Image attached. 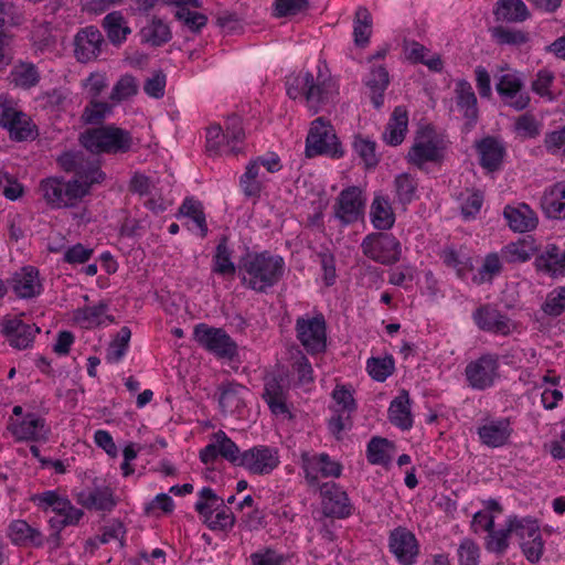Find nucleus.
<instances>
[{
    "label": "nucleus",
    "instance_id": "f257e3e1",
    "mask_svg": "<svg viewBox=\"0 0 565 565\" xmlns=\"http://www.w3.org/2000/svg\"><path fill=\"white\" fill-rule=\"evenodd\" d=\"M286 263L282 256L270 250H250L238 259L241 285L256 294H268L284 278Z\"/></svg>",
    "mask_w": 565,
    "mask_h": 565
},
{
    "label": "nucleus",
    "instance_id": "f03ea898",
    "mask_svg": "<svg viewBox=\"0 0 565 565\" xmlns=\"http://www.w3.org/2000/svg\"><path fill=\"white\" fill-rule=\"evenodd\" d=\"M286 93L289 98L303 99L315 114L330 99L334 82L331 76L318 67L317 76L309 71L291 74L286 78Z\"/></svg>",
    "mask_w": 565,
    "mask_h": 565
},
{
    "label": "nucleus",
    "instance_id": "7ed1b4c3",
    "mask_svg": "<svg viewBox=\"0 0 565 565\" xmlns=\"http://www.w3.org/2000/svg\"><path fill=\"white\" fill-rule=\"evenodd\" d=\"M79 145L89 153L125 154L134 148L132 134L115 124L87 128L78 135Z\"/></svg>",
    "mask_w": 565,
    "mask_h": 565
},
{
    "label": "nucleus",
    "instance_id": "20e7f679",
    "mask_svg": "<svg viewBox=\"0 0 565 565\" xmlns=\"http://www.w3.org/2000/svg\"><path fill=\"white\" fill-rule=\"evenodd\" d=\"M244 140L245 131L242 119L233 115L227 117L224 130L218 124L206 128L205 150L210 156H236L242 152Z\"/></svg>",
    "mask_w": 565,
    "mask_h": 565
},
{
    "label": "nucleus",
    "instance_id": "39448f33",
    "mask_svg": "<svg viewBox=\"0 0 565 565\" xmlns=\"http://www.w3.org/2000/svg\"><path fill=\"white\" fill-rule=\"evenodd\" d=\"M89 189L79 180L66 181L62 177H49L40 182L42 198L52 210L76 206L89 193Z\"/></svg>",
    "mask_w": 565,
    "mask_h": 565
},
{
    "label": "nucleus",
    "instance_id": "423d86ee",
    "mask_svg": "<svg viewBox=\"0 0 565 565\" xmlns=\"http://www.w3.org/2000/svg\"><path fill=\"white\" fill-rule=\"evenodd\" d=\"M509 526L516 536L520 550L526 561L531 564L539 563L545 551L539 520L531 515L511 514L509 515Z\"/></svg>",
    "mask_w": 565,
    "mask_h": 565
},
{
    "label": "nucleus",
    "instance_id": "0eeeda50",
    "mask_svg": "<svg viewBox=\"0 0 565 565\" xmlns=\"http://www.w3.org/2000/svg\"><path fill=\"white\" fill-rule=\"evenodd\" d=\"M445 151V140L434 128L426 126L416 132L405 158L409 164L423 170L427 163L441 164Z\"/></svg>",
    "mask_w": 565,
    "mask_h": 565
},
{
    "label": "nucleus",
    "instance_id": "6e6552de",
    "mask_svg": "<svg viewBox=\"0 0 565 565\" xmlns=\"http://www.w3.org/2000/svg\"><path fill=\"white\" fill-rule=\"evenodd\" d=\"M296 339L309 355L322 354L328 348V326L320 311L297 317L295 322Z\"/></svg>",
    "mask_w": 565,
    "mask_h": 565
},
{
    "label": "nucleus",
    "instance_id": "1a4fd4ad",
    "mask_svg": "<svg viewBox=\"0 0 565 565\" xmlns=\"http://www.w3.org/2000/svg\"><path fill=\"white\" fill-rule=\"evenodd\" d=\"M56 163L64 172L75 174V178L72 180H79L88 188H92L94 184H100L106 179L99 160L89 159L81 150L63 151L56 157Z\"/></svg>",
    "mask_w": 565,
    "mask_h": 565
},
{
    "label": "nucleus",
    "instance_id": "9d476101",
    "mask_svg": "<svg viewBox=\"0 0 565 565\" xmlns=\"http://www.w3.org/2000/svg\"><path fill=\"white\" fill-rule=\"evenodd\" d=\"M305 152L308 158L327 156L339 159L344 154L332 125L322 117H318L311 122L306 138Z\"/></svg>",
    "mask_w": 565,
    "mask_h": 565
},
{
    "label": "nucleus",
    "instance_id": "9b49d317",
    "mask_svg": "<svg viewBox=\"0 0 565 565\" xmlns=\"http://www.w3.org/2000/svg\"><path fill=\"white\" fill-rule=\"evenodd\" d=\"M0 127L8 131L11 140L21 142L38 137V128L31 117L14 106L8 95H0Z\"/></svg>",
    "mask_w": 565,
    "mask_h": 565
},
{
    "label": "nucleus",
    "instance_id": "f8f14e48",
    "mask_svg": "<svg viewBox=\"0 0 565 565\" xmlns=\"http://www.w3.org/2000/svg\"><path fill=\"white\" fill-rule=\"evenodd\" d=\"M360 247L365 257L384 266L396 264L402 256V244L391 233H370L362 239Z\"/></svg>",
    "mask_w": 565,
    "mask_h": 565
},
{
    "label": "nucleus",
    "instance_id": "ddd939ff",
    "mask_svg": "<svg viewBox=\"0 0 565 565\" xmlns=\"http://www.w3.org/2000/svg\"><path fill=\"white\" fill-rule=\"evenodd\" d=\"M300 468L310 487L319 486L320 479H338L343 472V465L328 452L302 451Z\"/></svg>",
    "mask_w": 565,
    "mask_h": 565
},
{
    "label": "nucleus",
    "instance_id": "4468645a",
    "mask_svg": "<svg viewBox=\"0 0 565 565\" xmlns=\"http://www.w3.org/2000/svg\"><path fill=\"white\" fill-rule=\"evenodd\" d=\"M465 380L475 391H487L500 379V359L497 353H483L465 367Z\"/></svg>",
    "mask_w": 565,
    "mask_h": 565
},
{
    "label": "nucleus",
    "instance_id": "2eb2a0df",
    "mask_svg": "<svg viewBox=\"0 0 565 565\" xmlns=\"http://www.w3.org/2000/svg\"><path fill=\"white\" fill-rule=\"evenodd\" d=\"M193 339L218 359L233 360L237 355V344L222 328L199 323L194 327Z\"/></svg>",
    "mask_w": 565,
    "mask_h": 565
},
{
    "label": "nucleus",
    "instance_id": "dca6fc26",
    "mask_svg": "<svg viewBox=\"0 0 565 565\" xmlns=\"http://www.w3.org/2000/svg\"><path fill=\"white\" fill-rule=\"evenodd\" d=\"M321 511L326 518L344 520L353 515L355 508L344 488L334 481L319 486Z\"/></svg>",
    "mask_w": 565,
    "mask_h": 565
},
{
    "label": "nucleus",
    "instance_id": "f3484780",
    "mask_svg": "<svg viewBox=\"0 0 565 565\" xmlns=\"http://www.w3.org/2000/svg\"><path fill=\"white\" fill-rule=\"evenodd\" d=\"M366 199L361 188L350 185L344 188L333 204L334 218L341 226H349L364 216Z\"/></svg>",
    "mask_w": 565,
    "mask_h": 565
},
{
    "label": "nucleus",
    "instance_id": "a211bd4d",
    "mask_svg": "<svg viewBox=\"0 0 565 565\" xmlns=\"http://www.w3.org/2000/svg\"><path fill=\"white\" fill-rule=\"evenodd\" d=\"M280 465V451L275 446L255 445L243 451L239 467L253 476H269Z\"/></svg>",
    "mask_w": 565,
    "mask_h": 565
},
{
    "label": "nucleus",
    "instance_id": "6ab92c4d",
    "mask_svg": "<svg viewBox=\"0 0 565 565\" xmlns=\"http://www.w3.org/2000/svg\"><path fill=\"white\" fill-rule=\"evenodd\" d=\"M387 547L399 565H415L420 553V545L416 535L405 526L391 530L387 537Z\"/></svg>",
    "mask_w": 565,
    "mask_h": 565
},
{
    "label": "nucleus",
    "instance_id": "aec40b11",
    "mask_svg": "<svg viewBox=\"0 0 565 565\" xmlns=\"http://www.w3.org/2000/svg\"><path fill=\"white\" fill-rule=\"evenodd\" d=\"M0 326L9 345L20 351L32 348L36 335L41 332L35 323L26 322L20 316L4 317Z\"/></svg>",
    "mask_w": 565,
    "mask_h": 565
},
{
    "label": "nucleus",
    "instance_id": "412c9836",
    "mask_svg": "<svg viewBox=\"0 0 565 565\" xmlns=\"http://www.w3.org/2000/svg\"><path fill=\"white\" fill-rule=\"evenodd\" d=\"M495 89L501 102L515 111H523L530 105V94L524 89L523 79L516 72L502 74Z\"/></svg>",
    "mask_w": 565,
    "mask_h": 565
},
{
    "label": "nucleus",
    "instance_id": "4be33fe9",
    "mask_svg": "<svg viewBox=\"0 0 565 565\" xmlns=\"http://www.w3.org/2000/svg\"><path fill=\"white\" fill-rule=\"evenodd\" d=\"M479 330L495 335H509L515 330V323L508 315L490 303L479 306L471 316Z\"/></svg>",
    "mask_w": 565,
    "mask_h": 565
},
{
    "label": "nucleus",
    "instance_id": "5701e85b",
    "mask_svg": "<svg viewBox=\"0 0 565 565\" xmlns=\"http://www.w3.org/2000/svg\"><path fill=\"white\" fill-rule=\"evenodd\" d=\"M199 457L204 465L213 463L222 457L233 466L239 467L243 451L225 431L218 430L213 434L212 441L200 450Z\"/></svg>",
    "mask_w": 565,
    "mask_h": 565
},
{
    "label": "nucleus",
    "instance_id": "b1692460",
    "mask_svg": "<svg viewBox=\"0 0 565 565\" xmlns=\"http://www.w3.org/2000/svg\"><path fill=\"white\" fill-rule=\"evenodd\" d=\"M290 383L282 374H275L266 377L262 398L275 416L291 418L287 405Z\"/></svg>",
    "mask_w": 565,
    "mask_h": 565
},
{
    "label": "nucleus",
    "instance_id": "393cba45",
    "mask_svg": "<svg viewBox=\"0 0 565 565\" xmlns=\"http://www.w3.org/2000/svg\"><path fill=\"white\" fill-rule=\"evenodd\" d=\"M512 434L513 427L509 417L486 418L477 427L480 443L489 448L504 447Z\"/></svg>",
    "mask_w": 565,
    "mask_h": 565
},
{
    "label": "nucleus",
    "instance_id": "a878e982",
    "mask_svg": "<svg viewBox=\"0 0 565 565\" xmlns=\"http://www.w3.org/2000/svg\"><path fill=\"white\" fill-rule=\"evenodd\" d=\"M9 430L17 441H46L51 434L45 418L35 413H26L20 420L11 423Z\"/></svg>",
    "mask_w": 565,
    "mask_h": 565
},
{
    "label": "nucleus",
    "instance_id": "bb28decb",
    "mask_svg": "<svg viewBox=\"0 0 565 565\" xmlns=\"http://www.w3.org/2000/svg\"><path fill=\"white\" fill-rule=\"evenodd\" d=\"M105 44L102 32L95 25H88L77 31L74 36V56L79 63L96 60Z\"/></svg>",
    "mask_w": 565,
    "mask_h": 565
},
{
    "label": "nucleus",
    "instance_id": "cd10ccee",
    "mask_svg": "<svg viewBox=\"0 0 565 565\" xmlns=\"http://www.w3.org/2000/svg\"><path fill=\"white\" fill-rule=\"evenodd\" d=\"M6 281L8 289L10 288L19 299H32L40 296L43 291L40 271L31 265L23 266L14 271Z\"/></svg>",
    "mask_w": 565,
    "mask_h": 565
},
{
    "label": "nucleus",
    "instance_id": "c85d7f7f",
    "mask_svg": "<svg viewBox=\"0 0 565 565\" xmlns=\"http://www.w3.org/2000/svg\"><path fill=\"white\" fill-rule=\"evenodd\" d=\"M455 100L458 110L466 120V130L473 129L479 119L478 99L471 84L467 79L459 78L456 81Z\"/></svg>",
    "mask_w": 565,
    "mask_h": 565
},
{
    "label": "nucleus",
    "instance_id": "c756f323",
    "mask_svg": "<svg viewBox=\"0 0 565 565\" xmlns=\"http://www.w3.org/2000/svg\"><path fill=\"white\" fill-rule=\"evenodd\" d=\"M537 273H542L552 278L565 276V247L561 248L556 244H547L537 252L534 263Z\"/></svg>",
    "mask_w": 565,
    "mask_h": 565
},
{
    "label": "nucleus",
    "instance_id": "7c9ffc66",
    "mask_svg": "<svg viewBox=\"0 0 565 565\" xmlns=\"http://www.w3.org/2000/svg\"><path fill=\"white\" fill-rule=\"evenodd\" d=\"M109 303L105 300L95 306H85L73 311V321L83 329H95L115 322V317L108 315Z\"/></svg>",
    "mask_w": 565,
    "mask_h": 565
},
{
    "label": "nucleus",
    "instance_id": "2f4dec72",
    "mask_svg": "<svg viewBox=\"0 0 565 565\" xmlns=\"http://www.w3.org/2000/svg\"><path fill=\"white\" fill-rule=\"evenodd\" d=\"M7 535L14 546L40 548L45 543L43 533L22 519L10 522Z\"/></svg>",
    "mask_w": 565,
    "mask_h": 565
},
{
    "label": "nucleus",
    "instance_id": "473e14b6",
    "mask_svg": "<svg viewBox=\"0 0 565 565\" xmlns=\"http://www.w3.org/2000/svg\"><path fill=\"white\" fill-rule=\"evenodd\" d=\"M476 150L479 154L480 166L488 172L499 170L507 153L503 143L491 136L477 141Z\"/></svg>",
    "mask_w": 565,
    "mask_h": 565
},
{
    "label": "nucleus",
    "instance_id": "72a5a7b5",
    "mask_svg": "<svg viewBox=\"0 0 565 565\" xmlns=\"http://www.w3.org/2000/svg\"><path fill=\"white\" fill-rule=\"evenodd\" d=\"M438 256L447 268L455 270L459 279H466L473 268L472 258L463 246L445 245Z\"/></svg>",
    "mask_w": 565,
    "mask_h": 565
},
{
    "label": "nucleus",
    "instance_id": "f704fd0d",
    "mask_svg": "<svg viewBox=\"0 0 565 565\" xmlns=\"http://www.w3.org/2000/svg\"><path fill=\"white\" fill-rule=\"evenodd\" d=\"M541 209L546 217L565 220V181L546 188L541 196Z\"/></svg>",
    "mask_w": 565,
    "mask_h": 565
},
{
    "label": "nucleus",
    "instance_id": "c9c22d12",
    "mask_svg": "<svg viewBox=\"0 0 565 565\" xmlns=\"http://www.w3.org/2000/svg\"><path fill=\"white\" fill-rule=\"evenodd\" d=\"M503 216L510 228L518 233L533 231L539 223L536 213L525 203H520L516 206L507 205Z\"/></svg>",
    "mask_w": 565,
    "mask_h": 565
},
{
    "label": "nucleus",
    "instance_id": "e433bc0d",
    "mask_svg": "<svg viewBox=\"0 0 565 565\" xmlns=\"http://www.w3.org/2000/svg\"><path fill=\"white\" fill-rule=\"evenodd\" d=\"M218 405L223 414L241 413L245 407L244 395L247 387L237 382L222 383L218 387Z\"/></svg>",
    "mask_w": 565,
    "mask_h": 565
},
{
    "label": "nucleus",
    "instance_id": "4c0bfd02",
    "mask_svg": "<svg viewBox=\"0 0 565 565\" xmlns=\"http://www.w3.org/2000/svg\"><path fill=\"white\" fill-rule=\"evenodd\" d=\"M177 216H183L192 221L193 226H188L200 238H205L209 234L206 215L201 201L194 198H185L180 205Z\"/></svg>",
    "mask_w": 565,
    "mask_h": 565
},
{
    "label": "nucleus",
    "instance_id": "58836bf2",
    "mask_svg": "<svg viewBox=\"0 0 565 565\" xmlns=\"http://www.w3.org/2000/svg\"><path fill=\"white\" fill-rule=\"evenodd\" d=\"M388 419L391 424L403 431L411 430L414 419L411 409V397L406 390H403L388 406Z\"/></svg>",
    "mask_w": 565,
    "mask_h": 565
},
{
    "label": "nucleus",
    "instance_id": "ea45409f",
    "mask_svg": "<svg viewBox=\"0 0 565 565\" xmlns=\"http://www.w3.org/2000/svg\"><path fill=\"white\" fill-rule=\"evenodd\" d=\"M212 273L218 276L238 275V263L233 262V249L228 246L227 236L220 237L213 257H212Z\"/></svg>",
    "mask_w": 565,
    "mask_h": 565
},
{
    "label": "nucleus",
    "instance_id": "a19ab883",
    "mask_svg": "<svg viewBox=\"0 0 565 565\" xmlns=\"http://www.w3.org/2000/svg\"><path fill=\"white\" fill-rule=\"evenodd\" d=\"M79 503L87 509L110 512L117 505L114 490L108 486L95 487L87 492H82Z\"/></svg>",
    "mask_w": 565,
    "mask_h": 565
},
{
    "label": "nucleus",
    "instance_id": "79ce46f5",
    "mask_svg": "<svg viewBox=\"0 0 565 565\" xmlns=\"http://www.w3.org/2000/svg\"><path fill=\"white\" fill-rule=\"evenodd\" d=\"M407 130L408 113L405 107L397 106L388 119L383 140L390 146H399L404 141Z\"/></svg>",
    "mask_w": 565,
    "mask_h": 565
},
{
    "label": "nucleus",
    "instance_id": "37998d69",
    "mask_svg": "<svg viewBox=\"0 0 565 565\" xmlns=\"http://www.w3.org/2000/svg\"><path fill=\"white\" fill-rule=\"evenodd\" d=\"M371 92V102L376 109L384 105V93L390 85V75L385 66H373L364 78Z\"/></svg>",
    "mask_w": 565,
    "mask_h": 565
},
{
    "label": "nucleus",
    "instance_id": "c03bdc74",
    "mask_svg": "<svg viewBox=\"0 0 565 565\" xmlns=\"http://www.w3.org/2000/svg\"><path fill=\"white\" fill-rule=\"evenodd\" d=\"M370 218L372 225L379 231H388L395 223V214L390 199L376 194L371 203Z\"/></svg>",
    "mask_w": 565,
    "mask_h": 565
},
{
    "label": "nucleus",
    "instance_id": "a18cd8bd",
    "mask_svg": "<svg viewBox=\"0 0 565 565\" xmlns=\"http://www.w3.org/2000/svg\"><path fill=\"white\" fill-rule=\"evenodd\" d=\"M536 254L537 247L531 236L511 242L503 246L500 252L502 260L509 264L525 263Z\"/></svg>",
    "mask_w": 565,
    "mask_h": 565
},
{
    "label": "nucleus",
    "instance_id": "49530a36",
    "mask_svg": "<svg viewBox=\"0 0 565 565\" xmlns=\"http://www.w3.org/2000/svg\"><path fill=\"white\" fill-rule=\"evenodd\" d=\"M493 14L497 21L508 23H521L531 17L523 0H498Z\"/></svg>",
    "mask_w": 565,
    "mask_h": 565
},
{
    "label": "nucleus",
    "instance_id": "de8ad7c7",
    "mask_svg": "<svg viewBox=\"0 0 565 565\" xmlns=\"http://www.w3.org/2000/svg\"><path fill=\"white\" fill-rule=\"evenodd\" d=\"M393 443L387 438L373 436L366 445L365 456L367 462L373 466L388 468L392 461L388 450L393 448Z\"/></svg>",
    "mask_w": 565,
    "mask_h": 565
},
{
    "label": "nucleus",
    "instance_id": "09e8293b",
    "mask_svg": "<svg viewBox=\"0 0 565 565\" xmlns=\"http://www.w3.org/2000/svg\"><path fill=\"white\" fill-rule=\"evenodd\" d=\"M490 32L498 45L521 47L531 41L530 33L521 29L497 25Z\"/></svg>",
    "mask_w": 565,
    "mask_h": 565
},
{
    "label": "nucleus",
    "instance_id": "8fccbe9b",
    "mask_svg": "<svg viewBox=\"0 0 565 565\" xmlns=\"http://www.w3.org/2000/svg\"><path fill=\"white\" fill-rule=\"evenodd\" d=\"M418 182L411 173L403 172L394 179V192L396 201L402 205H407L418 198Z\"/></svg>",
    "mask_w": 565,
    "mask_h": 565
},
{
    "label": "nucleus",
    "instance_id": "3c124183",
    "mask_svg": "<svg viewBox=\"0 0 565 565\" xmlns=\"http://www.w3.org/2000/svg\"><path fill=\"white\" fill-rule=\"evenodd\" d=\"M224 500L218 497L215 491L210 487H203L198 493V501L194 509L200 515L201 520H210L211 515L223 507Z\"/></svg>",
    "mask_w": 565,
    "mask_h": 565
},
{
    "label": "nucleus",
    "instance_id": "603ef678",
    "mask_svg": "<svg viewBox=\"0 0 565 565\" xmlns=\"http://www.w3.org/2000/svg\"><path fill=\"white\" fill-rule=\"evenodd\" d=\"M488 535L486 537L484 546L489 553H493L497 555H504L510 546V536L513 534L512 530L509 526V516L505 520L504 529H494L487 531Z\"/></svg>",
    "mask_w": 565,
    "mask_h": 565
},
{
    "label": "nucleus",
    "instance_id": "864d4df0",
    "mask_svg": "<svg viewBox=\"0 0 565 565\" xmlns=\"http://www.w3.org/2000/svg\"><path fill=\"white\" fill-rule=\"evenodd\" d=\"M502 262L501 255L498 253L487 254L478 274L472 277V281L479 286L492 284L493 279L502 273Z\"/></svg>",
    "mask_w": 565,
    "mask_h": 565
},
{
    "label": "nucleus",
    "instance_id": "5fc2aeb1",
    "mask_svg": "<svg viewBox=\"0 0 565 565\" xmlns=\"http://www.w3.org/2000/svg\"><path fill=\"white\" fill-rule=\"evenodd\" d=\"M103 26L109 41L117 45L121 44L130 33V29L125 25L122 14L118 11L108 13L103 20Z\"/></svg>",
    "mask_w": 565,
    "mask_h": 565
},
{
    "label": "nucleus",
    "instance_id": "6e6d98bb",
    "mask_svg": "<svg viewBox=\"0 0 565 565\" xmlns=\"http://www.w3.org/2000/svg\"><path fill=\"white\" fill-rule=\"evenodd\" d=\"M140 34L142 41L152 46H161L168 43L172 38L169 25L156 18L152 19L149 25L142 28Z\"/></svg>",
    "mask_w": 565,
    "mask_h": 565
},
{
    "label": "nucleus",
    "instance_id": "4d7b16f0",
    "mask_svg": "<svg viewBox=\"0 0 565 565\" xmlns=\"http://www.w3.org/2000/svg\"><path fill=\"white\" fill-rule=\"evenodd\" d=\"M131 330L124 326L106 350V361L108 363H119L128 352Z\"/></svg>",
    "mask_w": 565,
    "mask_h": 565
},
{
    "label": "nucleus",
    "instance_id": "13d9d810",
    "mask_svg": "<svg viewBox=\"0 0 565 565\" xmlns=\"http://www.w3.org/2000/svg\"><path fill=\"white\" fill-rule=\"evenodd\" d=\"M12 83L20 88L30 89L40 82L38 67L32 63H21L11 71Z\"/></svg>",
    "mask_w": 565,
    "mask_h": 565
},
{
    "label": "nucleus",
    "instance_id": "bf43d9fd",
    "mask_svg": "<svg viewBox=\"0 0 565 565\" xmlns=\"http://www.w3.org/2000/svg\"><path fill=\"white\" fill-rule=\"evenodd\" d=\"M366 371L376 382L386 381L395 371V361L392 355L383 358L371 356L366 361Z\"/></svg>",
    "mask_w": 565,
    "mask_h": 565
},
{
    "label": "nucleus",
    "instance_id": "052dcab7",
    "mask_svg": "<svg viewBox=\"0 0 565 565\" xmlns=\"http://www.w3.org/2000/svg\"><path fill=\"white\" fill-rule=\"evenodd\" d=\"M372 17L364 7H359L353 23L354 42L358 46H365L370 42Z\"/></svg>",
    "mask_w": 565,
    "mask_h": 565
},
{
    "label": "nucleus",
    "instance_id": "680f3d73",
    "mask_svg": "<svg viewBox=\"0 0 565 565\" xmlns=\"http://www.w3.org/2000/svg\"><path fill=\"white\" fill-rule=\"evenodd\" d=\"M111 113V106L106 102L92 99L84 108L81 120L85 125L102 126L103 121Z\"/></svg>",
    "mask_w": 565,
    "mask_h": 565
},
{
    "label": "nucleus",
    "instance_id": "e2e57ef3",
    "mask_svg": "<svg viewBox=\"0 0 565 565\" xmlns=\"http://www.w3.org/2000/svg\"><path fill=\"white\" fill-rule=\"evenodd\" d=\"M352 147L354 153L363 161L367 169L375 168L377 166L380 159L376 156L375 141L362 136H355Z\"/></svg>",
    "mask_w": 565,
    "mask_h": 565
},
{
    "label": "nucleus",
    "instance_id": "0e129e2a",
    "mask_svg": "<svg viewBox=\"0 0 565 565\" xmlns=\"http://www.w3.org/2000/svg\"><path fill=\"white\" fill-rule=\"evenodd\" d=\"M332 398L335 406L333 413H344L352 415L358 409V404L353 397V390L350 386L337 385L332 391Z\"/></svg>",
    "mask_w": 565,
    "mask_h": 565
},
{
    "label": "nucleus",
    "instance_id": "69168bd1",
    "mask_svg": "<svg viewBox=\"0 0 565 565\" xmlns=\"http://www.w3.org/2000/svg\"><path fill=\"white\" fill-rule=\"evenodd\" d=\"M461 214L465 220L475 218L483 204V193L480 190H467L460 194Z\"/></svg>",
    "mask_w": 565,
    "mask_h": 565
},
{
    "label": "nucleus",
    "instance_id": "338daca9",
    "mask_svg": "<svg viewBox=\"0 0 565 565\" xmlns=\"http://www.w3.org/2000/svg\"><path fill=\"white\" fill-rule=\"evenodd\" d=\"M458 565H479L481 551L479 545L470 537L460 541L457 547Z\"/></svg>",
    "mask_w": 565,
    "mask_h": 565
},
{
    "label": "nucleus",
    "instance_id": "774afa93",
    "mask_svg": "<svg viewBox=\"0 0 565 565\" xmlns=\"http://www.w3.org/2000/svg\"><path fill=\"white\" fill-rule=\"evenodd\" d=\"M542 310L550 317H558L565 312V286H559L546 296Z\"/></svg>",
    "mask_w": 565,
    "mask_h": 565
}]
</instances>
